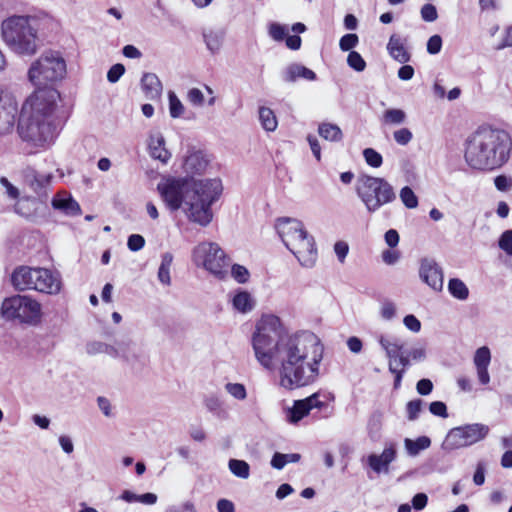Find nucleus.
Instances as JSON below:
<instances>
[{"label": "nucleus", "mask_w": 512, "mask_h": 512, "mask_svg": "<svg viewBox=\"0 0 512 512\" xmlns=\"http://www.w3.org/2000/svg\"><path fill=\"white\" fill-rule=\"evenodd\" d=\"M275 228L284 245L305 267H312L317 259V248L313 236L304 229L303 223L295 218H279Z\"/></svg>", "instance_id": "6"}, {"label": "nucleus", "mask_w": 512, "mask_h": 512, "mask_svg": "<svg viewBox=\"0 0 512 512\" xmlns=\"http://www.w3.org/2000/svg\"><path fill=\"white\" fill-rule=\"evenodd\" d=\"M494 185L501 192L508 191L512 188V178L506 175H498L494 178Z\"/></svg>", "instance_id": "53"}, {"label": "nucleus", "mask_w": 512, "mask_h": 512, "mask_svg": "<svg viewBox=\"0 0 512 512\" xmlns=\"http://www.w3.org/2000/svg\"><path fill=\"white\" fill-rule=\"evenodd\" d=\"M431 445V440L427 436H420L415 440L406 438L404 440V446L409 456L415 457L421 451L429 448Z\"/></svg>", "instance_id": "28"}, {"label": "nucleus", "mask_w": 512, "mask_h": 512, "mask_svg": "<svg viewBox=\"0 0 512 512\" xmlns=\"http://www.w3.org/2000/svg\"><path fill=\"white\" fill-rule=\"evenodd\" d=\"M53 17L35 9L26 14H13L1 22V37L6 46L19 56L37 53L42 36L53 25Z\"/></svg>", "instance_id": "5"}, {"label": "nucleus", "mask_w": 512, "mask_h": 512, "mask_svg": "<svg viewBox=\"0 0 512 512\" xmlns=\"http://www.w3.org/2000/svg\"><path fill=\"white\" fill-rule=\"evenodd\" d=\"M52 178L53 175L51 173H40L32 168H28L25 171L26 182L38 194L50 184Z\"/></svg>", "instance_id": "22"}, {"label": "nucleus", "mask_w": 512, "mask_h": 512, "mask_svg": "<svg viewBox=\"0 0 512 512\" xmlns=\"http://www.w3.org/2000/svg\"><path fill=\"white\" fill-rule=\"evenodd\" d=\"M301 456L298 453L283 454L280 452L274 453L271 459V466L277 470H281L288 463H296L300 460Z\"/></svg>", "instance_id": "33"}, {"label": "nucleus", "mask_w": 512, "mask_h": 512, "mask_svg": "<svg viewBox=\"0 0 512 512\" xmlns=\"http://www.w3.org/2000/svg\"><path fill=\"white\" fill-rule=\"evenodd\" d=\"M389 55L397 62L405 64L410 61L411 54L406 49V38L392 34L387 44Z\"/></svg>", "instance_id": "18"}, {"label": "nucleus", "mask_w": 512, "mask_h": 512, "mask_svg": "<svg viewBox=\"0 0 512 512\" xmlns=\"http://www.w3.org/2000/svg\"><path fill=\"white\" fill-rule=\"evenodd\" d=\"M416 390L420 395H429L433 390V383L430 379H421L416 384Z\"/></svg>", "instance_id": "64"}, {"label": "nucleus", "mask_w": 512, "mask_h": 512, "mask_svg": "<svg viewBox=\"0 0 512 512\" xmlns=\"http://www.w3.org/2000/svg\"><path fill=\"white\" fill-rule=\"evenodd\" d=\"M59 94L54 89H39L22 105L18 121L21 139L35 147L53 142L57 133L55 110Z\"/></svg>", "instance_id": "3"}, {"label": "nucleus", "mask_w": 512, "mask_h": 512, "mask_svg": "<svg viewBox=\"0 0 512 512\" xmlns=\"http://www.w3.org/2000/svg\"><path fill=\"white\" fill-rule=\"evenodd\" d=\"M231 276L238 282V283H246L249 279L250 273L248 269L242 265L234 264L231 267Z\"/></svg>", "instance_id": "45"}, {"label": "nucleus", "mask_w": 512, "mask_h": 512, "mask_svg": "<svg viewBox=\"0 0 512 512\" xmlns=\"http://www.w3.org/2000/svg\"><path fill=\"white\" fill-rule=\"evenodd\" d=\"M403 323L413 333H418L421 330V322L412 314L406 315Z\"/></svg>", "instance_id": "58"}, {"label": "nucleus", "mask_w": 512, "mask_h": 512, "mask_svg": "<svg viewBox=\"0 0 512 512\" xmlns=\"http://www.w3.org/2000/svg\"><path fill=\"white\" fill-rule=\"evenodd\" d=\"M1 316L8 321L17 320L22 324L37 326L42 319V305L31 296L13 295L3 300Z\"/></svg>", "instance_id": "9"}, {"label": "nucleus", "mask_w": 512, "mask_h": 512, "mask_svg": "<svg viewBox=\"0 0 512 512\" xmlns=\"http://www.w3.org/2000/svg\"><path fill=\"white\" fill-rule=\"evenodd\" d=\"M356 193L369 213L378 211L396 199L394 188L387 180L370 175L358 178Z\"/></svg>", "instance_id": "8"}, {"label": "nucleus", "mask_w": 512, "mask_h": 512, "mask_svg": "<svg viewBox=\"0 0 512 512\" xmlns=\"http://www.w3.org/2000/svg\"><path fill=\"white\" fill-rule=\"evenodd\" d=\"M252 346L263 367H279L280 385L285 389L309 385L319 376L324 353L320 339L310 331L284 334L275 315H263L257 322Z\"/></svg>", "instance_id": "1"}, {"label": "nucleus", "mask_w": 512, "mask_h": 512, "mask_svg": "<svg viewBox=\"0 0 512 512\" xmlns=\"http://www.w3.org/2000/svg\"><path fill=\"white\" fill-rule=\"evenodd\" d=\"M376 339L382 350L385 352V356L388 359V366L390 364L396 365L397 357L404 351L403 343L394 336L384 334L377 335Z\"/></svg>", "instance_id": "17"}, {"label": "nucleus", "mask_w": 512, "mask_h": 512, "mask_svg": "<svg viewBox=\"0 0 512 512\" xmlns=\"http://www.w3.org/2000/svg\"><path fill=\"white\" fill-rule=\"evenodd\" d=\"M421 410H422V400L421 399L411 400L406 405L407 417L410 421L416 420L418 418Z\"/></svg>", "instance_id": "46"}, {"label": "nucleus", "mask_w": 512, "mask_h": 512, "mask_svg": "<svg viewBox=\"0 0 512 512\" xmlns=\"http://www.w3.org/2000/svg\"><path fill=\"white\" fill-rule=\"evenodd\" d=\"M398 445L395 442H385L381 454L372 453L367 457L369 467L377 474L388 473L389 465L397 458Z\"/></svg>", "instance_id": "14"}, {"label": "nucleus", "mask_w": 512, "mask_h": 512, "mask_svg": "<svg viewBox=\"0 0 512 512\" xmlns=\"http://www.w3.org/2000/svg\"><path fill=\"white\" fill-rule=\"evenodd\" d=\"M420 278L429 287L435 291H441L443 288V273L438 264L432 259H423L421 261Z\"/></svg>", "instance_id": "15"}, {"label": "nucleus", "mask_w": 512, "mask_h": 512, "mask_svg": "<svg viewBox=\"0 0 512 512\" xmlns=\"http://www.w3.org/2000/svg\"><path fill=\"white\" fill-rule=\"evenodd\" d=\"M141 86L147 99H158L162 93V83L154 73H145L141 78Z\"/></svg>", "instance_id": "21"}, {"label": "nucleus", "mask_w": 512, "mask_h": 512, "mask_svg": "<svg viewBox=\"0 0 512 512\" xmlns=\"http://www.w3.org/2000/svg\"><path fill=\"white\" fill-rule=\"evenodd\" d=\"M393 138L399 145H407L413 138L412 132L408 128H401L393 133Z\"/></svg>", "instance_id": "50"}, {"label": "nucleus", "mask_w": 512, "mask_h": 512, "mask_svg": "<svg viewBox=\"0 0 512 512\" xmlns=\"http://www.w3.org/2000/svg\"><path fill=\"white\" fill-rule=\"evenodd\" d=\"M36 200L31 198H22L14 206V211L18 215L29 218L36 211Z\"/></svg>", "instance_id": "34"}, {"label": "nucleus", "mask_w": 512, "mask_h": 512, "mask_svg": "<svg viewBox=\"0 0 512 512\" xmlns=\"http://www.w3.org/2000/svg\"><path fill=\"white\" fill-rule=\"evenodd\" d=\"M448 290L454 298L459 300H466L469 295L468 287L462 280L458 278H452L449 280Z\"/></svg>", "instance_id": "35"}, {"label": "nucleus", "mask_w": 512, "mask_h": 512, "mask_svg": "<svg viewBox=\"0 0 512 512\" xmlns=\"http://www.w3.org/2000/svg\"><path fill=\"white\" fill-rule=\"evenodd\" d=\"M168 98H169L170 116L172 118L181 117L184 112V106L181 103V101L179 100V98L177 97V95L173 91H170L168 94Z\"/></svg>", "instance_id": "41"}, {"label": "nucleus", "mask_w": 512, "mask_h": 512, "mask_svg": "<svg viewBox=\"0 0 512 512\" xmlns=\"http://www.w3.org/2000/svg\"><path fill=\"white\" fill-rule=\"evenodd\" d=\"M334 252L339 260V262L343 263L345 258L349 252V246L345 241H337L334 244Z\"/></svg>", "instance_id": "59"}, {"label": "nucleus", "mask_w": 512, "mask_h": 512, "mask_svg": "<svg viewBox=\"0 0 512 512\" xmlns=\"http://www.w3.org/2000/svg\"><path fill=\"white\" fill-rule=\"evenodd\" d=\"M363 157H364L366 163L373 168H378L382 165L383 158H382L381 154L378 153L373 148L364 149Z\"/></svg>", "instance_id": "42"}, {"label": "nucleus", "mask_w": 512, "mask_h": 512, "mask_svg": "<svg viewBox=\"0 0 512 512\" xmlns=\"http://www.w3.org/2000/svg\"><path fill=\"white\" fill-rule=\"evenodd\" d=\"M281 77L284 82L293 83L298 79L313 81L316 79V74L302 64L292 63L281 72Z\"/></svg>", "instance_id": "19"}, {"label": "nucleus", "mask_w": 512, "mask_h": 512, "mask_svg": "<svg viewBox=\"0 0 512 512\" xmlns=\"http://www.w3.org/2000/svg\"><path fill=\"white\" fill-rule=\"evenodd\" d=\"M406 117L402 109L390 108L383 113L382 120L385 124L400 125L406 121Z\"/></svg>", "instance_id": "37"}, {"label": "nucleus", "mask_w": 512, "mask_h": 512, "mask_svg": "<svg viewBox=\"0 0 512 512\" xmlns=\"http://www.w3.org/2000/svg\"><path fill=\"white\" fill-rule=\"evenodd\" d=\"M269 34L275 41H283L288 35V29L284 25L272 23L269 28Z\"/></svg>", "instance_id": "47"}, {"label": "nucleus", "mask_w": 512, "mask_h": 512, "mask_svg": "<svg viewBox=\"0 0 512 512\" xmlns=\"http://www.w3.org/2000/svg\"><path fill=\"white\" fill-rule=\"evenodd\" d=\"M52 206L61 210L67 215H77L80 213L79 204L71 196H57L52 200Z\"/></svg>", "instance_id": "24"}, {"label": "nucleus", "mask_w": 512, "mask_h": 512, "mask_svg": "<svg viewBox=\"0 0 512 512\" xmlns=\"http://www.w3.org/2000/svg\"><path fill=\"white\" fill-rule=\"evenodd\" d=\"M11 282L18 291L35 290L48 295H57L62 289L60 274L47 268L18 267L11 275Z\"/></svg>", "instance_id": "7"}, {"label": "nucleus", "mask_w": 512, "mask_h": 512, "mask_svg": "<svg viewBox=\"0 0 512 512\" xmlns=\"http://www.w3.org/2000/svg\"><path fill=\"white\" fill-rule=\"evenodd\" d=\"M473 362L476 368L489 367L491 362L490 349L487 346L478 348L475 352Z\"/></svg>", "instance_id": "38"}, {"label": "nucleus", "mask_w": 512, "mask_h": 512, "mask_svg": "<svg viewBox=\"0 0 512 512\" xmlns=\"http://www.w3.org/2000/svg\"><path fill=\"white\" fill-rule=\"evenodd\" d=\"M498 246L507 255L512 256V230L504 231L498 240Z\"/></svg>", "instance_id": "44"}, {"label": "nucleus", "mask_w": 512, "mask_h": 512, "mask_svg": "<svg viewBox=\"0 0 512 512\" xmlns=\"http://www.w3.org/2000/svg\"><path fill=\"white\" fill-rule=\"evenodd\" d=\"M145 245V239L140 234H132L128 237L127 247L133 252L141 250Z\"/></svg>", "instance_id": "52"}, {"label": "nucleus", "mask_w": 512, "mask_h": 512, "mask_svg": "<svg viewBox=\"0 0 512 512\" xmlns=\"http://www.w3.org/2000/svg\"><path fill=\"white\" fill-rule=\"evenodd\" d=\"M172 262V253L166 252L162 255L157 277L158 280L165 286H169L171 284L170 269L172 266Z\"/></svg>", "instance_id": "29"}, {"label": "nucleus", "mask_w": 512, "mask_h": 512, "mask_svg": "<svg viewBox=\"0 0 512 512\" xmlns=\"http://www.w3.org/2000/svg\"><path fill=\"white\" fill-rule=\"evenodd\" d=\"M65 74V60L58 52L48 51L31 64L28 79L33 85L41 87L61 80Z\"/></svg>", "instance_id": "10"}, {"label": "nucleus", "mask_w": 512, "mask_h": 512, "mask_svg": "<svg viewBox=\"0 0 512 512\" xmlns=\"http://www.w3.org/2000/svg\"><path fill=\"white\" fill-rule=\"evenodd\" d=\"M512 138L503 129L480 126L465 142V161L475 170L493 171L504 166L511 154Z\"/></svg>", "instance_id": "4"}, {"label": "nucleus", "mask_w": 512, "mask_h": 512, "mask_svg": "<svg viewBox=\"0 0 512 512\" xmlns=\"http://www.w3.org/2000/svg\"><path fill=\"white\" fill-rule=\"evenodd\" d=\"M380 315L384 320H392L396 315V306L392 301L385 300L381 304Z\"/></svg>", "instance_id": "48"}, {"label": "nucleus", "mask_w": 512, "mask_h": 512, "mask_svg": "<svg viewBox=\"0 0 512 512\" xmlns=\"http://www.w3.org/2000/svg\"><path fill=\"white\" fill-rule=\"evenodd\" d=\"M399 196L404 206L408 209H414L418 206V198L409 186L403 187Z\"/></svg>", "instance_id": "39"}, {"label": "nucleus", "mask_w": 512, "mask_h": 512, "mask_svg": "<svg viewBox=\"0 0 512 512\" xmlns=\"http://www.w3.org/2000/svg\"><path fill=\"white\" fill-rule=\"evenodd\" d=\"M225 32L222 29H207L203 32V38L209 51L216 53L222 46Z\"/></svg>", "instance_id": "25"}, {"label": "nucleus", "mask_w": 512, "mask_h": 512, "mask_svg": "<svg viewBox=\"0 0 512 512\" xmlns=\"http://www.w3.org/2000/svg\"><path fill=\"white\" fill-rule=\"evenodd\" d=\"M208 165V160L201 151L190 152L184 161V170L190 174H202Z\"/></svg>", "instance_id": "23"}, {"label": "nucleus", "mask_w": 512, "mask_h": 512, "mask_svg": "<svg viewBox=\"0 0 512 512\" xmlns=\"http://www.w3.org/2000/svg\"><path fill=\"white\" fill-rule=\"evenodd\" d=\"M319 135L330 142H340L343 139V132L341 128L333 123L323 122L318 126Z\"/></svg>", "instance_id": "26"}, {"label": "nucleus", "mask_w": 512, "mask_h": 512, "mask_svg": "<svg viewBox=\"0 0 512 512\" xmlns=\"http://www.w3.org/2000/svg\"><path fill=\"white\" fill-rule=\"evenodd\" d=\"M358 36L350 33L341 37L339 46L342 51H350L358 44Z\"/></svg>", "instance_id": "49"}, {"label": "nucleus", "mask_w": 512, "mask_h": 512, "mask_svg": "<svg viewBox=\"0 0 512 512\" xmlns=\"http://www.w3.org/2000/svg\"><path fill=\"white\" fill-rule=\"evenodd\" d=\"M187 98L195 106H201L204 102V95L198 88H192L188 91Z\"/></svg>", "instance_id": "61"}, {"label": "nucleus", "mask_w": 512, "mask_h": 512, "mask_svg": "<svg viewBox=\"0 0 512 512\" xmlns=\"http://www.w3.org/2000/svg\"><path fill=\"white\" fill-rule=\"evenodd\" d=\"M226 392L233 398L239 401H243L247 398L246 387L241 383H227L225 385Z\"/></svg>", "instance_id": "40"}, {"label": "nucleus", "mask_w": 512, "mask_h": 512, "mask_svg": "<svg viewBox=\"0 0 512 512\" xmlns=\"http://www.w3.org/2000/svg\"><path fill=\"white\" fill-rule=\"evenodd\" d=\"M348 65L357 72H362L366 68V62L356 51H350L347 57Z\"/></svg>", "instance_id": "43"}, {"label": "nucleus", "mask_w": 512, "mask_h": 512, "mask_svg": "<svg viewBox=\"0 0 512 512\" xmlns=\"http://www.w3.org/2000/svg\"><path fill=\"white\" fill-rule=\"evenodd\" d=\"M18 114V104L13 94L0 90V134L11 131Z\"/></svg>", "instance_id": "13"}, {"label": "nucleus", "mask_w": 512, "mask_h": 512, "mask_svg": "<svg viewBox=\"0 0 512 512\" xmlns=\"http://www.w3.org/2000/svg\"><path fill=\"white\" fill-rule=\"evenodd\" d=\"M230 472L241 479H248L250 476V466L244 460L230 459L228 462Z\"/></svg>", "instance_id": "36"}, {"label": "nucleus", "mask_w": 512, "mask_h": 512, "mask_svg": "<svg viewBox=\"0 0 512 512\" xmlns=\"http://www.w3.org/2000/svg\"><path fill=\"white\" fill-rule=\"evenodd\" d=\"M120 359L135 372L141 371L146 363L145 357L140 349L131 341H121Z\"/></svg>", "instance_id": "16"}, {"label": "nucleus", "mask_w": 512, "mask_h": 512, "mask_svg": "<svg viewBox=\"0 0 512 512\" xmlns=\"http://www.w3.org/2000/svg\"><path fill=\"white\" fill-rule=\"evenodd\" d=\"M442 48V38L439 35H433L428 39L427 42V52L429 54L435 55L441 51Z\"/></svg>", "instance_id": "54"}, {"label": "nucleus", "mask_w": 512, "mask_h": 512, "mask_svg": "<svg viewBox=\"0 0 512 512\" xmlns=\"http://www.w3.org/2000/svg\"><path fill=\"white\" fill-rule=\"evenodd\" d=\"M259 121L261 126L267 132H273L276 130L278 126L277 118L272 109L268 107H260L259 108Z\"/></svg>", "instance_id": "31"}, {"label": "nucleus", "mask_w": 512, "mask_h": 512, "mask_svg": "<svg viewBox=\"0 0 512 512\" xmlns=\"http://www.w3.org/2000/svg\"><path fill=\"white\" fill-rule=\"evenodd\" d=\"M193 261L219 279L228 275L229 259L216 243L203 242L197 245L193 250Z\"/></svg>", "instance_id": "11"}, {"label": "nucleus", "mask_w": 512, "mask_h": 512, "mask_svg": "<svg viewBox=\"0 0 512 512\" xmlns=\"http://www.w3.org/2000/svg\"><path fill=\"white\" fill-rule=\"evenodd\" d=\"M411 503L415 510L421 511L427 506L428 496L422 492L417 493L413 496Z\"/></svg>", "instance_id": "62"}, {"label": "nucleus", "mask_w": 512, "mask_h": 512, "mask_svg": "<svg viewBox=\"0 0 512 512\" xmlns=\"http://www.w3.org/2000/svg\"><path fill=\"white\" fill-rule=\"evenodd\" d=\"M205 408L218 418H225L226 412L223 408V401L216 395L206 396L204 399Z\"/></svg>", "instance_id": "32"}, {"label": "nucleus", "mask_w": 512, "mask_h": 512, "mask_svg": "<svg viewBox=\"0 0 512 512\" xmlns=\"http://www.w3.org/2000/svg\"><path fill=\"white\" fill-rule=\"evenodd\" d=\"M311 411L306 399L294 401L293 407L288 411V419L291 423H297Z\"/></svg>", "instance_id": "30"}, {"label": "nucleus", "mask_w": 512, "mask_h": 512, "mask_svg": "<svg viewBox=\"0 0 512 512\" xmlns=\"http://www.w3.org/2000/svg\"><path fill=\"white\" fill-rule=\"evenodd\" d=\"M234 309L241 313L250 312L254 307L251 294L245 290H238L232 298Z\"/></svg>", "instance_id": "27"}, {"label": "nucleus", "mask_w": 512, "mask_h": 512, "mask_svg": "<svg viewBox=\"0 0 512 512\" xmlns=\"http://www.w3.org/2000/svg\"><path fill=\"white\" fill-rule=\"evenodd\" d=\"M149 153L153 159L167 163L171 153L165 148V139L160 132H154L149 137Z\"/></svg>", "instance_id": "20"}, {"label": "nucleus", "mask_w": 512, "mask_h": 512, "mask_svg": "<svg viewBox=\"0 0 512 512\" xmlns=\"http://www.w3.org/2000/svg\"><path fill=\"white\" fill-rule=\"evenodd\" d=\"M165 512H197L194 504L190 501L178 505L169 506Z\"/></svg>", "instance_id": "63"}, {"label": "nucleus", "mask_w": 512, "mask_h": 512, "mask_svg": "<svg viewBox=\"0 0 512 512\" xmlns=\"http://www.w3.org/2000/svg\"><path fill=\"white\" fill-rule=\"evenodd\" d=\"M421 17L424 21L427 22L435 21L438 17L436 7L432 4H425L421 8Z\"/></svg>", "instance_id": "55"}, {"label": "nucleus", "mask_w": 512, "mask_h": 512, "mask_svg": "<svg viewBox=\"0 0 512 512\" xmlns=\"http://www.w3.org/2000/svg\"><path fill=\"white\" fill-rule=\"evenodd\" d=\"M125 73V67L123 64L117 63L110 67L107 72V80L110 83H116Z\"/></svg>", "instance_id": "51"}, {"label": "nucleus", "mask_w": 512, "mask_h": 512, "mask_svg": "<svg viewBox=\"0 0 512 512\" xmlns=\"http://www.w3.org/2000/svg\"><path fill=\"white\" fill-rule=\"evenodd\" d=\"M429 411L435 416L442 418L448 417L446 404L442 401L431 402L429 405Z\"/></svg>", "instance_id": "56"}, {"label": "nucleus", "mask_w": 512, "mask_h": 512, "mask_svg": "<svg viewBox=\"0 0 512 512\" xmlns=\"http://www.w3.org/2000/svg\"><path fill=\"white\" fill-rule=\"evenodd\" d=\"M0 184L5 188L6 194L12 199L19 198V190L6 177L0 178Z\"/></svg>", "instance_id": "60"}, {"label": "nucleus", "mask_w": 512, "mask_h": 512, "mask_svg": "<svg viewBox=\"0 0 512 512\" xmlns=\"http://www.w3.org/2000/svg\"><path fill=\"white\" fill-rule=\"evenodd\" d=\"M105 349H107V343L101 341H92L86 345V352L89 355L105 353Z\"/></svg>", "instance_id": "57"}, {"label": "nucleus", "mask_w": 512, "mask_h": 512, "mask_svg": "<svg viewBox=\"0 0 512 512\" xmlns=\"http://www.w3.org/2000/svg\"><path fill=\"white\" fill-rule=\"evenodd\" d=\"M489 426L482 423H472L454 427L447 433L442 449L453 451L456 449L471 446L487 437Z\"/></svg>", "instance_id": "12"}, {"label": "nucleus", "mask_w": 512, "mask_h": 512, "mask_svg": "<svg viewBox=\"0 0 512 512\" xmlns=\"http://www.w3.org/2000/svg\"><path fill=\"white\" fill-rule=\"evenodd\" d=\"M157 189L171 211L185 205L191 221L207 226L213 217L211 206L221 194L222 184L219 179L169 178L159 183Z\"/></svg>", "instance_id": "2"}]
</instances>
